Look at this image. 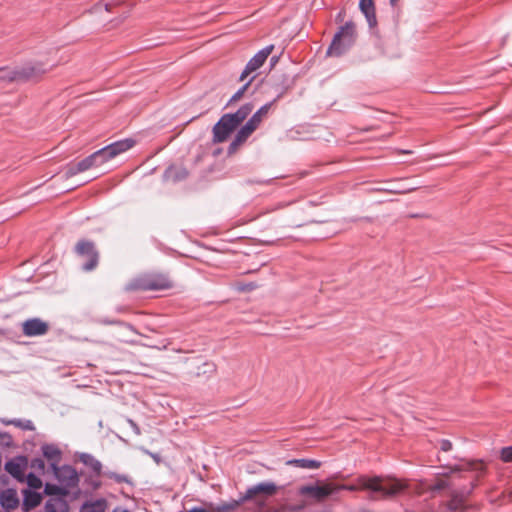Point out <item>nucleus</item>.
I'll use <instances>...</instances> for the list:
<instances>
[{
	"label": "nucleus",
	"instance_id": "nucleus-1",
	"mask_svg": "<svg viewBox=\"0 0 512 512\" xmlns=\"http://www.w3.org/2000/svg\"><path fill=\"white\" fill-rule=\"evenodd\" d=\"M358 485H335V490H371L379 492L383 497H392L402 492L406 485L398 480L383 479L381 477L360 476L357 479Z\"/></svg>",
	"mask_w": 512,
	"mask_h": 512
},
{
	"label": "nucleus",
	"instance_id": "nucleus-2",
	"mask_svg": "<svg viewBox=\"0 0 512 512\" xmlns=\"http://www.w3.org/2000/svg\"><path fill=\"white\" fill-rule=\"evenodd\" d=\"M253 105L247 103L241 106L235 113L224 114L213 127V142L222 143L252 112Z\"/></svg>",
	"mask_w": 512,
	"mask_h": 512
},
{
	"label": "nucleus",
	"instance_id": "nucleus-3",
	"mask_svg": "<svg viewBox=\"0 0 512 512\" xmlns=\"http://www.w3.org/2000/svg\"><path fill=\"white\" fill-rule=\"evenodd\" d=\"M173 286L171 280L163 274H145L131 281L127 289L133 291L166 290Z\"/></svg>",
	"mask_w": 512,
	"mask_h": 512
},
{
	"label": "nucleus",
	"instance_id": "nucleus-4",
	"mask_svg": "<svg viewBox=\"0 0 512 512\" xmlns=\"http://www.w3.org/2000/svg\"><path fill=\"white\" fill-rule=\"evenodd\" d=\"M272 105L273 102L267 103L253 114L249 121L236 134L235 139L229 146V151H235L248 139V137L258 128L262 120L268 115Z\"/></svg>",
	"mask_w": 512,
	"mask_h": 512
},
{
	"label": "nucleus",
	"instance_id": "nucleus-5",
	"mask_svg": "<svg viewBox=\"0 0 512 512\" xmlns=\"http://www.w3.org/2000/svg\"><path fill=\"white\" fill-rule=\"evenodd\" d=\"M355 35L356 31L354 23L347 22L334 36V39L327 50V55L339 56L344 53L354 43Z\"/></svg>",
	"mask_w": 512,
	"mask_h": 512
},
{
	"label": "nucleus",
	"instance_id": "nucleus-6",
	"mask_svg": "<svg viewBox=\"0 0 512 512\" xmlns=\"http://www.w3.org/2000/svg\"><path fill=\"white\" fill-rule=\"evenodd\" d=\"M135 142L132 139H125L114 142L96 152L91 154L95 167H99L118 155L128 151L134 146Z\"/></svg>",
	"mask_w": 512,
	"mask_h": 512
},
{
	"label": "nucleus",
	"instance_id": "nucleus-7",
	"mask_svg": "<svg viewBox=\"0 0 512 512\" xmlns=\"http://www.w3.org/2000/svg\"><path fill=\"white\" fill-rule=\"evenodd\" d=\"M55 64L50 65L48 59L29 61L19 67L21 81L37 80L46 74Z\"/></svg>",
	"mask_w": 512,
	"mask_h": 512
},
{
	"label": "nucleus",
	"instance_id": "nucleus-8",
	"mask_svg": "<svg viewBox=\"0 0 512 512\" xmlns=\"http://www.w3.org/2000/svg\"><path fill=\"white\" fill-rule=\"evenodd\" d=\"M75 250L78 255L88 259L87 263L84 265L85 270L90 271L96 267L98 254L95 251L94 244L92 242L85 240L79 241Z\"/></svg>",
	"mask_w": 512,
	"mask_h": 512
},
{
	"label": "nucleus",
	"instance_id": "nucleus-9",
	"mask_svg": "<svg viewBox=\"0 0 512 512\" xmlns=\"http://www.w3.org/2000/svg\"><path fill=\"white\" fill-rule=\"evenodd\" d=\"M274 46L270 45L260 50L250 61L247 63L244 71L240 76V81H245L246 78L258 68H260L268 56L272 53Z\"/></svg>",
	"mask_w": 512,
	"mask_h": 512
},
{
	"label": "nucleus",
	"instance_id": "nucleus-10",
	"mask_svg": "<svg viewBox=\"0 0 512 512\" xmlns=\"http://www.w3.org/2000/svg\"><path fill=\"white\" fill-rule=\"evenodd\" d=\"M48 329V323L39 318H31L22 323V332L27 337L44 335Z\"/></svg>",
	"mask_w": 512,
	"mask_h": 512
},
{
	"label": "nucleus",
	"instance_id": "nucleus-11",
	"mask_svg": "<svg viewBox=\"0 0 512 512\" xmlns=\"http://www.w3.org/2000/svg\"><path fill=\"white\" fill-rule=\"evenodd\" d=\"M335 491V485L324 484L321 486L305 485L300 488V494L310 495L317 501H322Z\"/></svg>",
	"mask_w": 512,
	"mask_h": 512
},
{
	"label": "nucleus",
	"instance_id": "nucleus-12",
	"mask_svg": "<svg viewBox=\"0 0 512 512\" xmlns=\"http://www.w3.org/2000/svg\"><path fill=\"white\" fill-rule=\"evenodd\" d=\"M27 460L24 457H16L5 464V470L20 482L25 481Z\"/></svg>",
	"mask_w": 512,
	"mask_h": 512
},
{
	"label": "nucleus",
	"instance_id": "nucleus-13",
	"mask_svg": "<svg viewBox=\"0 0 512 512\" xmlns=\"http://www.w3.org/2000/svg\"><path fill=\"white\" fill-rule=\"evenodd\" d=\"M278 488L272 482H264L259 483L253 487H250L246 490L244 496L242 497V501H248L255 498L259 494H265L267 496H272L276 494Z\"/></svg>",
	"mask_w": 512,
	"mask_h": 512
},
{
	"label": "nucleus",
	"instance_id": "nucleus-14",
	"mask_svg": "<svg viewBox=\"0 0 512 512\" xmlns=\"http://www.w3.org/2000/svg\"><path fill=\"white\" fill-rule=\"evenodd\" d=\"M92 167H95V164L90 155L87 158H85L77 163H71L70 165H68L67 170H66V176L72 177V176H74L80 172H84Z\"/></svg>",
	"mask_w": 512,
	"mask_h": 512
},
{
	"label": "nucleus",
	"instance_id": "nucleus-15",
	"mask_svg": "<svg viewBox=\"0 0 512 512\" xmlns=\"http://www.w3.org/2000/svg\"><path fill=\"white\" fill-rule=\"evenodd\" d=\"M359 8L365 15L369 25L372 27L376 25V14L374 0H360Z\"/></svg>",
	"mask_w": 512,
	"mask_h": 512
},
{
	"label": "nucleus",
	"instance_id": "nucleus-16",
	"mask_svg": "<svg viewBox=\"0 0 512 512\" xmlns=\"http://www.w3.org/2000/svg\"><path fill=\"white\" fill-rule=\"evenodd\" d=\"M0 503L6 509H15L19 504L17 492L13 489L4 490L0 495Z\"/></svg>",
	"mask_w": 512,
	"mask_h": 512
},
{
	"label": "nucleus",
	"instance_id": "nucleus-17",
	"mask_svg": "<svg viewBox=\"0 0 512 512\" xmlns=\"http://www.w3.org/2000/svg\"><path fill=\"white\" fill-rule=\"evenodd\" d=\"M54 470L58 478L61 479L62 477H64L67 479L66 484L68 486H74L78 482V475L73 468L65 466L60 470H58L57 468Z\"/></svg>",
	"mask_w": 512,
	"mask_h": 512
},
{
	"label": "nucleus",
	"instance_id": "nucleus-18",
	"mask_svg": "<svg viewBox=\"0 0 512 512\" xmlns=\"http://www.w3.org/2000/svg\"><path fill=\"white\" fill-rule=\"evenodd\" d=\"M80 461L89 467L96 475H100L102 471V464L95 457L90 454H82Z\"/></svg>",
	"mask_w": 512,
	"mask_h": 512
},
{
	"label": "nucleus",
	"instance_id": "nucleus-19",
	"mask_svg": "<svg viewBox=\"0 0 512 512\" xmlns=\"http://www.w3.org/2000/svg\"><path fill=\"white\" fill-rule=\"evenodd\" d=\"M43 455L50 461H52V466L56 469V464L59 462L61 458L60 450L53 445H45L42 448Z\"/></svg>",
	"mask_w": 512,
	"mask_h": 512
},
{
	"label": "nucleus",
	"instance_id": "nucleus-20",
	"mask_svg": "<svg viewBox=\"0 0 512 512\" xmlns=\"http://www.w3.org/2000/svg\"><path fill=\"white\" fill-rule=\"evenodd\" d=\"M484 465L482 462L479 461H473L468 462L464 465H455L450 468V472L444 474V476L449 477L452 473L459 472V471H465V470H483Z\"/></svg>",
	"mask_w": 512,
	"mask_h": 512
},
{
	"label": "nucleus",
	"instance_id": "nucleus-21",
	"mask_svg": "<svg viewBox=\"0 0 512 512\" xmlns=\"http://www.w3.org/2000/svg\"><path fill=\"white\" fill-rule=\"evenodd\" d=\"M287 464L306 469H318L321 466L319 461L311 459H294L288 461Z\"/></svg>",
	"mask_w": 512,
	"mask_h": 512
},
{
	"label": "nucleus",
	"instance_id": "nucleus-22",
	"mask_svg": "<svg viewBox=\"0 0 512 512\" xmlns=\"http://www.w3.org/2000/svg\"><path fill=\"white\" fill-rule=\"evenodd\" d=\"M120 4H121V0H115V1H112L109 3L98 2L89 10V12L91 14H99L103 10H105L107 12H111L114 7H116Z\"/></svg>",
	"mask_w": 512,
	"mask_h": 512
},
{
	"label": "nucleus",
	"instance_id": "nucleus-23",
	"mask_svg": "<svg viewBox=\"0 0 512 512\" xmlns=\"http://www.w3.org/2000/svg\"><path fill=\"white\" fill-rule=\"evenodd\" d=\"M0 79L5 81H21L19 67L17 68H1Z\"/></svg>",
	"mask_w": 512,
	"mask_h": 512
},
{
	"label": "nucleus",
	"instance_id": "nucleus-24",
	"mask_svg": "<svg viewBox=\"0 0 512 512\" xmlns=\"http://www.w3.org/2000/svg\"><path fill=\"white\" fill-rule=\"evenodd\" d=\"M106 503L103 500H98L93 503L84 504L80 512H105Z\"/></svg>",
	"mask_w": 512,
	"mask_h": 512
},
{
	"label": "nucleus",
	"instance_id": "nucleus-25",
	"mask_svg": "<svg viewBox=\"0 0 512 512\" xmlns=\"http://www.w3.org/2000/svg\"><path fill=\"white\" fill-rule=\"evenodd\" d=\"M465 499L462 495L453 494L451 500L448 503V508L451 511H457L464 508Z\"/></svg>",
	"mask_w": 512,
	"mask_h": 512
},
{
	"label": "nucleus",
	"instance_id": "nucleus-26",
	"mask_svg": "<svg viewBox=\"0 0 512 512\" xmlns=\"http://www.w3.org/2000/svg\"><path fill=\"white\" fill-rule=\"evenodd\" d=\"M40 502H41V496L39 494L29 493L25 497L24 506H26L27 509L34 508V507L38 506L40 504Z\"/></svg>",
	"mask_w": 512,
	"mask_h": 512
},
{
	"label": "nucleus",
	"instance_id": "nucleus-27",
	"mask_svg": "<svg viewBox=\"0 0 512 512\" xmlns=\"http://www.w3.org/2000/svg\"><path fill=\"white\" fill-rule=\"evenodd\" d=\"M254 77H252L248 82H246L230 99L229 104L239 101L244 93L247 91L249 85L251 84Z\"/></svg>",
	"mask_w": 512,
	"mask_h": 512
},
{
	"label": "nucleus",
	"instance_id": "nucleus-28",
	"mask_svg": "<svg viewBox=\"0 0 512 512\" xmlns=\"http://www.w3.org/2000/svg\"><path fill=\"white\" fill-rule=\"evenodd\" d=\"M242 499L240 501H233L231 503H228V504H223L221 506H217L215 507L214 506V512H227V511H231V510H234L236 509L241 503H242Z\"/></svg>",
	"mask_w": 512,
	"mask_h": 512
},
{
	"label": "nucleus",
	"instance_id": "nucleus-29",
	"mask_svg": "<svg viewBox=\"0 0 512 512\" xmlns=\"http://www.w3.org/2000/svg\"><path fill=\"white\" fill-rule=\"evenodd\" d=\"M25 480L29 487L31 488L39 489L42 486V481L40 480V478L34 475L33 473H29Z\"/></svg>",
	"mask_w": 512,
	"mask_h": 512
},
{
	"label": "nucleus",
	"instance_id": "nucleus-30",
	"mask_svg": "<svg viewBox=\"0 0 512 512\" xmlns=\"http://www.w3.org/2000/svg\"><path fill=\"white\" fill-rule=\"evenodd\" d=\"M7 424H12L16 427H20L24 430H34V425L32 423V421L30 420H25V421H22V420H11L9 422H7Z\"/></svg>",
	"mask_w": 512,
	"mask_h": 512
},
{
	"label": "nucleus",
	"instance_id": "nucleus-31",
	"mask_svg": "<svg viewBox=\"0 0 512 512\" xmlns=\"http://www.w3.org/2000/svg\"><path fill=\"white\" fill-rule=\"evenodd\" d=\"M500 458L503 462H512V446L502 448Z\"/></svg>",
	"mask_w": 512,
	"mask_h": 512
},
{
	"label": "nucleus",
	"instance_id": "nucleus-32",
	"mask_svg": "<svg viewBox=\"0 0 512 512\" xmlns=\"http://www.w3.org/2000/svg\"><path fill=\"white\" fill-rule=\"evenodd\" d=\"M417 188L416 187H411V188H408V189H405V190H396L395 188H392V189H378L379 191H384V192H388V193H392V194H403V193H409V192H412V191H415Z\"/></svg>",
	"mask_w": 512,
	"mask_h": 512
},
{
	"label": "nucleus",
	"instance_id": "nucleus-33",
	"mask_svg": "<svg viewBox=\"0 0 512 512\" xmlns=\"http://www.w3.org/2000/svg\"><path fill=\"white\" fill-rule=\"evenodd\" d=\"M448 487V483L444 480H438L433 486L430 487L431 491H439Z\"/></svg>",
	"mask_w": 512,
	"mask_h": 512
},
{
	"label": "nucleus",
	"instance_id": "nucleus-34",
	"mask_svg": "<svg viewBox=\"0 0 512 512\" xmlns=\"http://www.w3.org/2000/svg\"><path fill=\"white\" fill-rule=\"evenodd\" d=\"M442 451L448 452L452 449V443L449 440L443 439L440 443Z\"/></svg>",
	"mask_w": 512,
	"mask_h": 512
},
{
	"label": "nucleus",
	"instance_id": "nucleus-35",
	"mask_svg": "<svg viewBox=\"0 0 512 512\" xmlns=\"http://www.w3.org/2000/svg\"><path fill=\"white\" fill-rule=\"evenodd\" d=\"M59 490L60 489L55 485H47L45 488L46 493L51 494V495L58 494Z\"/></svg>",
	"mask_w": 512,
	"mask_h": 512
},
{
	"label": "nucleus",
	"instance_id": "nucleus-36",
	"mask_svg": "<svg viewBox=\"0 0 512 512\" xmlns=\"http://www.w3.org/2000/svg\"><path fill=\"white\" fill-rule=\"evenodd\" d=\"M255 287H256V285H254L253 283H250V284H247V285H244V286L239 287V290H240V291H251V290H253Z\"/></svg>",
	"mask_w": 512,
	"mask_h": 512
},
{
	"label": "nucleus",
	"instance_id": "nucleus-37",
	"mask_svg": "<svg viewBox=\"0 0 512 512\" xmlns=\"http://www.w3.org/2000/svg\"><path fill=\"white\" fill-rule=\"evenodd\" d=\"M113 512H129V511L127 509L116 508L113 510Z\"/></svg>",
	"mask_w": 512,
	"mask_h": 512
},
{
	"label": "nucleus",
	"instance_id": "nucleus-38",
	"mask_svg": "<svg viewBox=\"0 0 512 512\" xmlns=\"http://www.w3.org/2000/svg\"><path fill=\"white\" fill-rule=\"evenodd\" d=\"M397 1H398V0H390V3H391L392 5H395Z\"/></svg>",
	"mask_w": 512,
	"mask_h": 512
},
{
	"label": "nucleus",
	"instance_id": "nucleus-39",
	"mask_svg": "<svg viewBox=\"0 0 512 512\" xmlns=\"http://www.w3.org/2000/svg\"><path fill=\"white\" fill-rule=\"evenodd\" d=\"M4 334L3 329L0 328V336Z\"/></svg>",
	"mask_w": 512,
	"mask_h": 512
}]
</instances>
